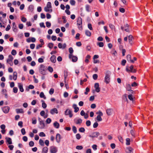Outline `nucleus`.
I'll use <instances>...</instances> for the list:
<instances>
[{"label":"nucleus","instance_id":"50","mask_svg":"<svg viewBox=\"0 0 153 153\" xmlns=\"http://www.w3.org/2000/svg\"><path fill=\"white\" fill-rule=\"evenodd\" d=\"M48 70L49 72H50L51 73L53 71V68L52 67L50 66L48 67Z\"/></svg>","mask_w":153,"mask_h":153},{"label":"nucleus","instance_id":"34","mask_svg":"<svg viewBox=\"0 0 153 153\" xmlns=\"http://www.w3.org/2000/svg\"><path fill=\"white\" fill-rule=\"evenodd\" d=\"M82 120L80 118H79L77 120V121L76 122V124H80L82 123Z\"/></svg>","mask_w":153,"mask_h":153},{"label":"nucleus","instance_id":"62","mask_svg":"<svg viewBox=\"0 0 153 153\" xmlns=\"http://www.w3.org/2000/svg\"><path fill=\"white\" fill-rule=\"evenodd\" d=\"M118 139L119 140V141L123 143V140L122 137L121 136H119L118 137Z\"/></svg>","mask_w":153,"mask_h":153},{"label":"nucleus","instance_id":"22","mask_svg":"<svg viewBox=\"0 0 153 153\" xmlns=\"http://www.w3.org/2000/svg\"><path fill=\"white\" fill-rule=\"evenodd\" d=\"M17 74L16 72H14L13 74V79L16 80L17 79Z\"/></svg>","mask_w":153,"mask_h":153},{"label":"nucleus","instance_id":"60","mask_svg":"<svg viewBox=\"0 0 153 153\" xmlns=\"http://www.w3.org/2000/svg\"><path fill=\"white\" fill-rule=\"evenodd\" d=\"M54 92V89L53 88H51L49 91V93L51 95V94H52Z\"/></svg>","mask_w":153,"mask_h":153},{"label":"nucleus","instance_id":"52","mask_svg":"<svg viewBox=\"0 0 153 153\" xmlns=\"http://www.w3.org/2000/svg\"><path fill=\"white\" fill-rule=\"evenodd\" d=\"M70 2L72 5H75L76 3L75 1L74 0H70Z\"/></svg>","mask_w":153,"mask_h":153},{"label":"nucleus","instance_id":"14","mask_svg":"<svg viewBox=\"0 0 153 153\" xmlns=\"http://www.w3.org/2000/svg\"><path fill=\"white\" fill-rule=\"evenodd\" d=\"M56 58L55 56L52 55L50 58V60L53 63H55L56 61Z\"/></svg>","mask_w":153,"mask_h":153},{"label":"nucleus","instance_id":"64","mask_svg":"<svg viewBox=\"0 0 153 153\" xmlns=\"http://www.w3.org/2000/svg\"><path fill=\"white\" fill-rule=\"evenodd\" d=\"M8 147L10 150H13L14 146L13 145H9Z\"/></svg>","mask_w":153,"mask_h":153},{"label":"nucleus","instance_id":"39","mask_svg":"<svg viewBox=\"0 0 153 153\" xmlns=\"http://www.w3.org/2000/svg\"><path fill=\"white\" fill-rule=\"evenodd\" d=\"M40 97L41 98H43L44 99H46V97L45 96L43 92H41L40 94Z\"/></svg>","mask_w":153,"mask_h":153},{"label":"nucleus","instance_id":"12","mask_svg":"<svg viewBox=\"0 0 153 153\" xmlns=\"http://www.w3.org/2000/svg\"><path fill=\"white\" fill-rule=\"evenodd\" d=\"M106 112L107 115L114 114L113 110L111 108L107 109L106 111Z\"/></svg>","mask_w":153,"mask_h":153},{"label":"nucleus","instance_id":"20","mask_svg":"<svg viewBox=\"0 0 153 153\" xmlns=\"http://www.w3.org/2000/svg\"><path fill=\"white\" fill-rule=\"evenodd\" d=\"M18 85L20 91L21 92H23L24 90L23 87L22 85L20 83H18Z\"/></svg>","mask_w":153,"mask_h":153},{"label":"nucleus","instance_id":"23","mask_svg":"<svg viewBox=\"0 0 153 153\" xmlns=\"http://www.w3.org/2000/svg\"><path fill=\"white\" fill-rule=\"evenodd\" d=\"M71 58L72 61L74 62H76L77 60V57L76 56H73V55H72V56H71V57L70 59Z\"/></svg>","mask_w":153,"mask_h":153},{"label":"nucleus","instance_id":"53","mask_svg":"<svg viewBox=\"0 0 153 153\" xmlns=\"http://www.w3.org/2000/svg\"><path fill=\"white\" fill-rule=\"evenodd\" d=\"M47 7L50 8H51L52 7V6L51 5V3L50 2H48L47 4Z\"/></svg>","mask_w":153,"mask_h":153},{"label":"nucleus","instance_id":"17","mask_svg":"<svg viewBox=\"0 0 153 153\" xmlns=\"http://www.w3.org/2000/svg\"><path fill=\"white\" fill-rule=\"evenodd\" d=\"M39 124L41 126L39 127L40 128L43 129L45 128V126L43 120H41V121H40Z\"/></svg>","mask_w":153,"mask_h":153},{"label":"nucleus","instance_id":"3","mask_svg":"<svg viewBox=\"0 0 153 153\" xmlns=\"http://www.w3.org/2000/svg\"><path fill=\"white\" fill-rule=\"evenodd\" d=\"M77 25L79 26H80L79 27V29L80 30H82V19L80 17H79L77 19Z\"/></svg>","mask_w":153,"mask_h":153},{"label":"nucleus","instance_id":"56","mask_svg":"<svg viewBox=\"0 0 153 153\" xmlns=\"http://www.w3.org/2000/svg\"><path fill=\"white\" fill-rule=\"evenodd\" d=\"M92 148L95 151L97 149V146L96 144H94L92 146Z\"/></svg>","mask_w":153,"mask_h":153},{"label":"nucleus","instance_id":"13","mask_svg":"<svg viewBox=\"0 0 153 153\" xmlns=\"http://www.w3.org/2000/svg\"><path fill=\"white\" fill-rule=\"evenodd\" d=\"M72 111L69 109H67L65 112V115H72Z\"/></svg>","mask_w":153,"mask_h":153},{"label":"nucleus","instance_id":"51","mask_svg":"<svg viewBox=\"0 0 153 153\" xmlns=\"http://www.w3.org/2000/svg\"><path fill=\"white\" fill-rule=\"evenodd\" d=\"M97 45H98L99 47H102L104 46V44L102 42H99L97 43Z\"/></svg>","mask_w":153,"mask_h":153},{"label":"nucleus","instance_id":"6","mask_svg":"<svg viewBox=\"0 0 153 153\" xmlns=\"http://www.w3.org/2000/svg\"><path fill=\"white\" fill-rule=\"evenodd\" d=\"M58 149L56 147L51 146L50 148V151L51 153H56L57 152Z\"/></svg>","mask_w":153,"mask_h":153},{"label":"nucleus","instance_id":"16","mask_svg":"<svg viewBox=\"0 0 153 153\" xmlns=\"http://www.w3.org/2000/svg\"><path fill=\"white\" fill-rule=\"evenodd\" d=\"M50 113L51 114H57L58 112L56 108H54L51 110Z\"/></svg>","mask_w":153,"mask_h":153},{"label":"nucleus","instance_id":"42","mask_svg":"<svg viewBox=\"0 0 153 153\" xmlns=\"http://www.w3.org/2000/svg\"><path fill=\"white\" fill-rule=\"evenodd\" d=\"M52 120L51 119L49 118H48L46 120V122L47 124H49L51 122Z\"/></svg>","mask_w":153,"mask_h":153},{"label":"nucleus","instance_id":"9","mask_svg":"<svg viewBox=\"0 0 153 153\" xmlns=\"http://www.w3.org/2000/svg\"><path fill=\"white\" fill-rule=\"evenodd\" d=\"M61 139V138L60 134L59 133L57 134L56 136V142L58 143H59Z\"/></svg>","mask_w":153,"mask_h":153},{"label":"nucleus","instance_id":"27","mask_svg":"<svg viewBox=\"0 0 153 153\" xmlns=\"http://www.w3.org/2000/svg\"><path fill=\"white\" fill-rule=\"evenodd\" d=\"M48 151V148L47 147H45L42 149V152L44 153H47Z\"/></svg>","mask_w":153,"mask_h":153},{"label":"nucleus","instance_id":"30","mask_svg":"<svg viewBox=\"0 0 153 153\" xmlns=\"http://www.w3.org/2000/svg\"><path fill=\"white\" fill-rule=\"evenodd\" d=\"M130 70L131 72L132 73H135L136 72V71L135 69L133 68V66L132 65H131L130 67Z\"/></svg>","mask_w":153,"mask_h":153},{"label":"nucleus","instance_id":"11","mask_svg":"<svg viewBox=\"0 0 153 153\" xmlns=\"http://www.w3.org/2000/svg\"><path fill=\"white\" fill-rule=\"evenodd\" d=\"M10 108L8 106L4 107L2 108V110L5 114H7L9 111Z\"/></svg>","mask_w":153,"mask_h":153},{"label":"nucleus","instance_id":"47","mask_svg":"<svg viewBox=\"0 0 153 153\" xmlns=\"http://www.w3.org/2000/svg\"><path fill=\"white\" fill-rule=\"evenodd\" d=\"M53 46V44L52 43H49L48 44V47L50 49L52 48Z\"/></svg>","mask_w":153,"mask_h":153},{"label":"nucleus","instance_id":"15","mask_svg":"<svg viewBox=\"0 0 153 153\" xmlns=\"http://www.w3.org/2000/svg\"><path fill=\"white\" fill-rule=\"evenodd\" d=\"M53 125L54 127L57 129L59 128L60 126L59 123L56 121H55L53 123Z\"/></svg>","mask_w":153,"mask_h":153},{"label":"nucleus","instance_id":"59","mask_svg":"<svg viewBox=\"0 0 153 153\" xmlns=\"http://www.w3.org/2000/svg\"><path fill=\"white\" fill-rule=\"evenodd\" d=\"M16 51L15 50H13L11 51V54L13 55H15L16 54Z\"/></svg>","mask_w":153,"mask_h":153},{"label":"nucleus","instance_id":"21","mask_svg":"<svg viewBox=\"0 0 153 153\" xmlns=\"http://www.w3.org/2000/svg\"><path fill=\"white\" fill-rule=\"evenodd\" d=\"M73 108L74 109V111L75 112H77L79 110V108L77 106V105L75 104H74L73 105Z\"/></svg>","mask_w":153,"mask_h":153},{"label":"nucleus","instance_id":"4","mask_svg":"<svg viewBox=\"0 0 153 153\" xmlns=\"http://www.w3.org/2000/svg\"><path fill=\"white\" fill-rule=\"evenodd\" d=\"M100 134L99 132H94L92 133L91 135H89L88 136L92 138H97Z\"/></svg>","mask_w":153,"mask_h":153},{"label":"nucleus","instance_id":"46","mask_svg":"<svg viewBox=\"0 0 153 153\" xmlns=\"http://www.w3.org/2000/svg\"><path fill=\"white\" fill-rule=\"evenodd\" d=\"M21 132L22 134L23 135H24L26 134V131L25 130V129L24 128H22L21 129Z\"/></svg>","mask_w":153,"mask_h":153},{"label":"nucleus","instance_id":"63","mask_svg":"<svg viewBox=\"0 0 153 153\" xmlns=\"http://www.w3.org/2000/svg\"><path fill=\"white\" fill-rule=\"evenodd\" d=\"M97 77L98 76L96 74H94L93 75V78L94 80H96L97 78Z\"/></svg>","mask_w":153,"mask_h":153},{"label":"nucleus","instance_id":"32","mask_svg":"<svg viewBox=\"0 0 153 153\" xmlns=\"http://www.w3.org/2000/svg\"><path fill=\"white\" fill-rule=\"evenodd\" d=\"M126 145L128 146L130 145V140L129 138H127L126 139Z\"/></svg>","mask_w":153,"mask_h":153},{"label":"nucleus","instance_id":"45","mask_svg":"<svg viewBox=\"0 0 153 153\" xmlns=\"http://www.w3.org/2000/svg\"><path fill=\"white\" fill-rule=\"evenodd\" d=\"M86 125L87 126H89L91 125V122L90 120H88L86 122Z\"/></svg>","mask_w":153,"mask_h":153},{"label":"nucleus","instance_id":"19","mask_svg":"<svg viewBox=\"0 0 153 153\" xmlns=\"http://www.w3.org/2000/svg\"><path fill=\"white\" fill-rule=\"evenodd\" d=\"M16 111L17 114H23L24 111L22 109H16Z\"/></svg>","mask_w":153,"mask_h":153},{"label":"nucleus","instance_id":"1","mask_svg":"<svg viewBox=\"0 0 153 153\" xmlns=\"http://www.w3.org/2000/svg\"><path fill=\"white\" fill-rule=\"evenodd\" d=\"M105 82L106 83H108L110 81V76L111 72L109 71H107L105 73Z\"/></svg>","mask_w":153,"mask_h":153},{"label":"nucleus","instance_id":"41","mask_svg":"<svg viewBox=\"0 0 153 153\" xmlns=\"http://www.w3.org/2000/svg\"><path fill=\"white\" fill-rule=\"evenodd\" d=\"M76 137L77 140H79L81 138V137L79 134L78 133L76 135Z\"/></svg>","mask_w":153,"mask_h":153},{"label":"nucleus","instance_id":"8","mask_svg":"<svg viewBox=\"0 0 153 153\" xmlns=\"http://www.w3.org/2000/svg\"><path fill=\"white\" fill-rule=\"evenodd\" d=\"M133 149L131 147L129 146L126 148V153H133Z\"/></svg>","mask_w":153,"mask_h":153},{"label":"nucleus","instance_id":"48","mask_svg":"<svg viewBox=\"0 0 153 153\" xmlns=\"http://www.w3.org/2000/svg\"><path fill=\"white\" fill-rule=\"evenodd\" d=\"M39 135L40 137H44L46 136L44 132H40L39 134Z\"/></svg>","mask_w":153,"mask_h":153},{"label":"nucleus","instance_id":"40","mask_svg":"<svg viewBox=\"0 0 153 153\" xmlns=\"http://www.w3.org/2000/svg\"><path fill=\"white\" fill-rule=\"evenodd\" d=\"M128 24H126L125 27V29L124 30L126 31L127 32H129V31L128 29Z\"/></svg>","mask_w":153,"mask_h":153},{"label":"nucleus","instance_id":"43","mask_svg":"<svg viewBox=\"0 0 153 153\" xmlns=\"http://www.w3.org/2000/svg\"><path fill=\"white\" fill-rule=\"evenodd\" d=\"M34 143L33 141H30L29 143V145L30 147H33L34 146Z\"/></svg>","mask_w":153,"mask_h":153},{"label":"nucleus","instance_id":"5","mask_svg":"<svg viewBox=\"0 0 153 153\" xmlns=\"http://www.w3.org/2000/svg\"><path fill=\"white\" fill-rule=\"evenodd\" d=\"M9 58L7 59V63L9 64L10 66H12L13 65L12 60L13 58L11 55H9Z\"/></svg>","mask_w":153,"mask_h":153},{"label":"nucleus","instance_id":"7","mask_svg":"<svg viewBox=\"0 0 153 153\" xmlns=\"http://www.w3.org/2000/svg\"><path fill=\"white\" fill-rule=\"evenodd\" d=\"M5 139L6 140V142L7 145H11L13 143L12 140L11 138L6 137Z\"/></svg>","mask_w":153,"mask_h":153},{"label":"nucleus","instance_id":"49","mask_svg":"<svg viewBox=\"0 0 153 153\" xmlns=\"http://www.w3.org/2000/svg\"><path fill=\"white\" fill-rule=\"evenodd\" d=\"M126 89L127 91H133L132 90H131V87L130 85L128 84L126 86Z\"/></svg>","mask_w":153,"mask_h":153},{"label":"nucleus","instance_id":"54","mask_svg":"<svg viewBox=\"0 0 153 153\" xmlns=\"http://www.w3.org/2000/svg\"><path fill=\"white\" fill-rule=\"evenodd\" d=\"M18 125L20 126V128L23 127V122L22 121H20L18 123Z\"/></svg>","mask_w":153,"mask_h":153},{"label":"nucleus","instance_id":"31","mask_svg":"<svg viewBox=\"0 0 153 153\" xmlns=\"http://www.w3.org/2000/svg\"><path fill=\"white\" fill-rule=\"evenodd\" d=\"M85 8L86 11L88 12H89L90 11V6L88 4L86 5L85 6Z\"/></svg>","mask_w":153,"mask_h":153},{"label":"nucleus","instance_id":"25","mask_svg":"<svg viewBox=\"0 0 153 153\" xmlns=\"http://www.w3.org/2000/svg\"><path fill=\"white\" fill-rule=\"evenodd\" d=\"M85 34L88 36H91V33L88 30H86L85 32Z\"/></svg>","mask_w":153,"mask_h":153},{"label":"nucleus","instance_id":"37","mask_svg":"<svg viewBox=\"0 0 153 153\" xmlns=\"http://www.w3.org/2000/svg\"><path fill=\"white\" fill-rule=\"evenodd\" d=\"M72 130L74 134L76 133L77 132V128L76 126H73L72 127Z\"/></svg>","mask_w":153,"mask_h":153},{"label":"nucleus","instance_id":"38","mask_svg":"<svg viewBox=\"0 0 153 153\" xmlns=\"http://www.w3.org/2000/svg\"><path fill=\"white\" fill-rule=\"evenodd\" d=\"M101 115H97V120L98 121H101L102 120V119L101 117Z\"/></svg>","mask_w":153,"mask_h":153},{"label":"nucleus","instance_id":"55","mask_svg":"<svg viewBox=\"0 0 153 153\" xmlns=\"http://www.w3.org/2000/svg\"><path fill=\"white\" fill-rule=\"evenodd\" d=\"M98 123L97 122H95L94 123V124H93V127L94 128H97L98 127Z\"/></svg>","mask_w":153,"mask_h":153},{"label":"nucleus","instance_id":"33","mask_svg":"<svg viewBox=\"0 0 153 153\" xmlns=\"http://www.w3.org/2000/svg\"><path fill=\"white\" fill-rule=\"evenodd\" d=\"M79 131L80 132L84 133L85 131V129L83 127H81L79 128Z\"/></svg>","mask_w":153,"mask_h":153},{"label":"nucleus","instance_id":"10","mask_svg":"<svg viewBox=\"0 0 153 153\" xmlns=\"http://www.w3.org/2000/svg\"><path fill=\"white\" fill-rule=\"evenodd\" d=\"M94 87L95 90L97 92H99L100 91V88L99 87V85L98 83H96L94 84Z\"/></svg>","mask_w":153,"mask_h":153},{"label":"nucleus","instance_id":"44","mask_svg":"<svg viewBox=\"0 0 153 153\" xmlns=\"http://www.w3.org/2000/svg\"><path fill=\"white\" fill-rule=\"evenodd\" d=\"M83 148V147L82 146L78 145L76 147V149L78 150H82Z\"/></svg>","mask_w":153,"mask_h":153},{"label":"nucleus","instance_id":"2","mask_svg":"<svg viewBox=\"0 0 153 153\" xmlns=\"http://www.w3.org/2000/svg\"><path fill=\"white\" fill-rule=\"evenodd\" d=\"M47 68L45 65L41 64L40 65L39 71L40 73L43 75L46 74Z\"/></svg>","mask_w":153,"mask_h":153},{"label":"nucleus","instance_id":"29","mask_svg":"<svg viewBox=\"0 0 153 153\" xmlns=\"http://www.w3.org/2000/svg\"><path fill=\"white\" fill-rule=\"evenodd\" d=\"M34 88V87L33 85H29L28 87V88H26V90L27 91H28L29 89H33Z\"/></svg>","mask_w":153,"mask_h":153},{"label":"nucleus","instance_id":"58","mask_svg":"<svg viewBox=\"0 0 153 153\" xmlns=\"http://www.w3.org/2000/svg\"><path fill=\"white\" fill-rule=\"evenodd\" d=\"M110 146L112 149H113L115 148L116 145L114 143H112L110 145Z\"/></svg>","mask_w":153,"mask_h":153},{"label":"nucleus","instance_id":"18","mask_svg":"<svg viewBox=\"0 0 153 153\" xmlns=\"http://www.w3.org/2000/svg\"><path fill=\"white\" fill-rule=\"evenodd\" d=\"M69 52L70 53V54L69 55V58H71V56H72V53H73L74 51L72 48L71 47L69 48Z\"/></svg>","mask_w":153,"mask_h":153},{"label":"nucleus","instance_id":"61","mask_svg":"<svg viewBox=\"0 0 153 153\" xmlns=\"http://www.w3.org/2000/svg\"><path fill=\"white\" fill-rule=\"evenodd\" d=\"M22 139L25 142H27V141L28 138L26 136H24L23 137Z\"/></svg>","mask_w":153,"mask_h":153},{"label":"nucleus","instance_id":"35","mask_svg":"<svg viewBox=\"0 0 153 153\" xmlns=\"http://www.w3.org/2000/svg\"><path fill=\"white\" fill-rule=\"evenodd\" d=\"M39 144L42 146H44V142L43 140L41 139H40L39 141Z\"/></svg>","mask_w":153,"mask_h":153},{"label":"nucleus","instance_id":"26","mask_svg":"<svg viewBox=\"0 0 153 153\" xmlns=\"http://www.w3.org/2000/svg\"><path fill=\"white\" fill-rule=\"evenodd\" d=\"M50 8L46 7L44 8V10L46 12H51L52 11V9H50Z\"/></svg>","mask_w":153,"mask_h":153},{"label":"nucleus","instance_id":"57","mask_svg":"<svg viewBox=\"0 0 153 153\" xmlns=\"http://www.w3.org/2000/svg\"><path fill=\"white\" fill-rule=\"evenodd\" d=\"M46 27L48 28H49L51 26V23L49 22H46Z\"/></svg>","mask_w":153,"mask_h":153},{"label":"nucleus","instance_id":"24","mask_svg":"<svg viewBox=\"0 0 153 153\" xmlns=\"http://www.w3.org/2000/svg\"><path fill=\"white\" fill-rule=\"evenodd\" d=\"M128 41L129 43L131 45H132V40L133 39V36L131 35H130L128 37Z\"/></svg>","mask_w":153,"mask_h":153},{"label":"nucleus","instance_id":"36","mask_svg":"<svg viewBox=\"0 0 153 153\" xmlns=\"http://www.w3.org/2000/svg\"><path fill=\"white\" fill-rule=\"evenodd\" d=\"M28 10L31 12H32L33 9V5H30L28 8Z\"/></svg>","mask_w":153,"mask_h":153},{"label":"nucleus","instance_id":"28","mask_svg":"<svg viewBox=\"0 0 153 153\" xmlns=\"http://www.w3.org/2000/svg\"><path fill=\"white\" fill-rule=\"evenodd\" d=\"M68 72L67 70H65L64 71V76L65 78V79L68 76Z\"/></svg>","mask_w":153,"mask_h":153}]
</instances>
